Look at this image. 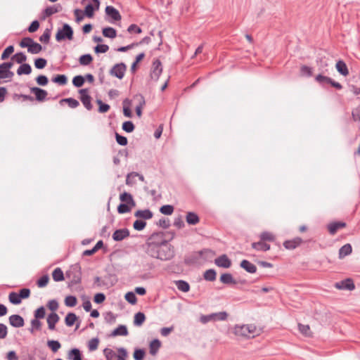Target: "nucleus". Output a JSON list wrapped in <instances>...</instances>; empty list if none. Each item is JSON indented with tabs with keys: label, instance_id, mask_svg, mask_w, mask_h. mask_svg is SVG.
<instances>
[{
	"label": "nucleus",
	"instance_id": "nucleus-1",
	"mask_svg": "<svg viewBox=\"0 0 360 360\" xmlns=\"http://www.w3.org/2000/svg\"><path fill=\"white\" fill-rule=\"evenodd\" d=\"M143 249L149 257L163 262L171 260L175 255L174 246L162 232L153 233L149 236Z\"/></svg>",
	"mask_w": 360,
	"mask_h": 360
},
{
	"label": "nucleus",
	"instance_id": "nucleus-2",
	"mask_svg": "<svg viewBox=\"0 0 360 360\" xmlns=\"http://www.w3.org/2000/svg\"><path fill=\"white\" fill-rule=\"evenodd\" d=\"M118 354H117L112 349L105 348L103 350V354L106 360H126L127 356V349L124 347L117 349Z\"/></svg>",
	"mask_w": 360,
	"mask_h": 360
},
{
	"label": "nucleus",
	"instance_id": "nucleus-3",
	"mask_svg": "<svg viewBox=\"0 0 360 360\" xmlns=\"http://www.w3.org/2000/svg\"><path fill=\"white\" fill-rule=\"evenodd\" d=\"M256 327L253 325H242L236 326L234 328V333L236 335L242 337H253L255 333Z\"/></svg>",
	"mask_w": 360,
	"mask_h": 360
},
{
	"label": "nucleus",
	"instance_id": "nucleus-4",
	"mask_svg": "<svg viewBox=\"0 0 360 360\" xmlns=\"http://www.w3.org/2000/svg\"><path fill=\"white\" fill-rule=\"evenodd\" d=\"M73 38L72 28L68 24L65 23L61 29H59L56 34L57 41L64 39L71 40Z\"/></svg>",
	"mask_w": 360,
	"mask_h": 360
},
{
	"label": "nucleus",
	"instance_id": "nucleus-5",
	"mask_svg": "<svg viewBox=\"0 0 360 360\" xmlns=\"http://www.w3.org/2000/svg\"><path fill=\"white\" fill-rule=\"evenodd\" d=\"M127 70V66L124 63H120L115 64L110 70V74L117 78L121 79L124 77V73Z\"/></svg>",
	"mask_w": 360,
	"mask_h": 360
},
{
	"label": "nucleus",
	"instance_id": "nucleus-6",
	"mask_svg": "<svg viewBox=\"0 0 360 360\" xmlns=\"http://www.w3.org/2000/svg\"><path fill=\"white\" fill-rule=\"evenodd\" d=\"M228 314L226 311L212 313L204 315V323L210 321H225L227 319Z\"/></svg>",
	"mask_w": 360,
	"mask_h": 360
},
{
	"label": "nucleus",
	"instance_id": "nucleus-7",
	"mask_svg": "<svg viewBox=\"0 0 360 360\" xmlns=\"http://www.w3.org/2000/svg\"><path fill=\"white\" fill-rule=\"evenodd\" d=\"M66 276L71 279L72 284H77L81 282V271L80 268L77 266H75L72 270L68 271Z\"/></svg>",
	"mask_w": 360,
	"mask_h": 360
},
{
	"label": "nucleus",
	"instance_id": "nucleus-8",
	"mask_svg": "<svg viewBox=\"0 0 360 360\" xmlns=\"http://www.w3.org/2000/svg\"><path fill=\"white\" fill-rule=\"evenodd\" d=\"M80 94V100L84 105V106L88 110H90L92 109L91 104V98L89 95V90L87 89H82L79 91Z\"/></svg>",
	"mask_w": 360,
	"mask_h": 360
},
{
	"label": "nucleus",
	"instance_id": "nucleus-9",
	"mask_svg": "<svg viewBox=\"0 0 360 360\" xmlns=\"http://www.w3.org/2000/svg\"><path fill=\"white\" fill-rule=\"evenodd\" d=\"M162 72V63L160 60L156 59L153 63L150 77L152 79L157 81Z\"/></svg>",
	"mask_w": 360,
	"mask_h": 360
},
{
	"label": "nucleus",
	"instance_id": "nucleus-10",
	"mask_svg": "<svg viewBox=\"0 0 360 360\" xmlns=\"http://www.w3.org/2000/svg\"><path fill=\"white\" fill-rule=\"evenodd\" d=\"M214 264L219 267L229 269L231 267L232 263L228 256L224 254L214 259Z\"/></svg>",
	"mask_w": 360,
	"mask_h": 360
},
{
	"label": "nucleus",
	"instance_id": "nucleus-11",
	"mask_svg": "<svg viewBox=\"0 0 360 360\" xmlns=\"http://www.w3.org/2000/svg\"><path fill=\"white\" fill-rule=\"evenodd\" d=\"M336 288L340 290H352L355 288L354 283L351 278H347L335 284Z\"/></svg>",
	"mask_w": 360,
	"mask_h": 360
},
{
	"label": "nucleus",
	"instance_id": "nucleus-12",
	"mask_svg": "<svg viewBox=\"0 0 360 360\" xmlns=\"http://www.w3.org/2000/svg\"><path fill=\"white\" fill-rule=\"evenodd\" d=\"M133 100L137 102V105L136 106V113L139 117H141L142 115V108L145 105V98L141 94H136L134 96Z\"/></svg>",
	"mask_w": 360,
	"mask_h": 360
},
{
	"label": "nucleus",
	"instance_id": "nucleus-13",
	"mask_svg": "<svg viewBox=\"0 0 360 360\" xmlns=\"http://www.w3.org/2000/svg\"><path fill=\"white\" fill-rule=\"evenodd\" d=\"M129 236V231L128 229H120L116 230L112 234V239L115 241H122Z\"/></svg>",
	"mask_w": 360,
	"mask_h": 360
},
{
	"label": "nucleus",
	"instance_id": "nucleus-14",
	"mask_svg": "<svg viewBox=\"0 0 360 360\" xmlns=\"http://www.w3.org/2000/svg\"><path fill=\"white\" fill-rule=\"evenodd\" d=\"M105 13L113 21H118L121 20V15L119 11L112 6H107L105 7Z\"/></svg>",
	"mask_w": 360,
	"mask_h": 360
},
{
	"label": "nucleus",
	"instance_id": "nucleus-15",
	"mask_svg": "<svg viewBox=\"0 0 360 360\" xmlns=\"http://www.w3.org/2000/svg\"><path fill=\"white\" fill-rule=\"evenodd\" d=\"M9 323L15 328L22 327L25 324L23 318L18 314H13L8 318Z\"/></svg>",
	"mask_w": 360,
	"mask_h": 360
},
{
	"label": "nucleus",
	"instance_id": "nucleus-16",
	"mask_svg": "<svg viewBox=\"0 0 360 360\" xmlns=\"http://www.w3.org/2000/svg\"><path fill=\"white\" fill-rule=\"evenodd\" d=\"M63 9V7L60 4H57L51 6L47 7L43 13V19L46 18L47 17H49L55 13H57L60 11H61Z\"/></svg>",
	"mask_w": 360,
	"mask_h": 360
},
{
	"label": "nucleus",
	"instance_id": "nucleus-17",
	"mask_svg": "<svg viewBox=\"0 0 360 360\" xmlns=\"http://www.w3.org/2000/svg\"><path fill=\"white\" fill-rule=\"evenodd\" d=\"M59 319L60 317L56 313L52 312L49 314L46 318L49 329L54 330L56 329V324L59 321Z\"/></svg>",
	"mask_w": 360,
	"mask_h": 360
},
{
	"label": "nucleus",
	"instance_id": "nucleus-18",
	"mask_svg": "<svg viewBox=\"0 0 360 360\" xmlns=\"http://www.w3.org/2000/svg\"><path fill=\"white\" fill-rule=\"evenodd\" d=\"M302 243V239L300 237H296L292 240H285L283 243V246L288 250H294L300 246Z\"/></svg>",
	"mask_w": 360,
	"mask_h": 360
},
{
	"label": "nucleus",
	"instance_id": "nucleus-19",
	"mask_svg": "<svg viewBox=\"0 0 360 360\" xmlns=\"http://www.w3.org/2000/svg\"><path fill=\"white\" fill-rule=\"evenodd\" d=\"M30 91L35 95L36 100L38 101H44L47 96V91L39 87H32Z\"/></svg>",
	"mask_w": 360,
	"mask_h": 360
},
{
	"label": "nucleus",
	"instance_id": "nucleus-20",
	"mask_svg": "<svg viewBox=\"0 0 360 360\" xmlns=\"http://www.w3.org/2000/svg\"><path fill=\"white\" fill-rule=\"evenodd\" d=\"M346 226V223L342 221H334L328 225V230L330 235H335L337 231Z\"/></svg>",
	"mask_w": 360,
	"mask_h": 360
},
{
	"label": "nucleus",
	"instance_id": "nucleus-21",
	"mask_svg": "<svg viewBox=\"0 0 360 360\" xmlns=\"http://www.w3.org/2000/svg\"><path fill=\"white\" fill-rule=\"evenodd\" d=\"M134 216L143 219H150L153 217V214L149 209L139 210L134 213Z\"/></svg>",
	"mask_w": 360,
	"mask_h": 360
},
{
	"label": "nucleus",
	"instance_id": "nucleus-22",
	"mask_svg": "<svg viewBox=\"0 0 360 360\" xmlns=\"http://www.w3.org/2000/svg\"><path fill=\"white\" fill-rule=\"evenodd\" d=\"M240 266L248 273L254 274L257 271L256 266L248 260L243 259L241 261Z\"/></svg>",
	"mask_w": 360,
	"mask_h": 360
},
{
	"label": "nucleus",
	"instance_id": "nucleus-23",
	"mask_svg": "<svg viewBox=\"0 0 360 360\" xmlns=\"http://www.w3.org/2000/svg\"><path fill=\"white\" fill-rule=\"evenodd\" d=\"M252 248L258 251L266 252L270 250V245L260 240L259 242L252 243Z\"/></svg>",
	"mask_w": 360,
	"mask_h": 360
},
{
	"label": "nucleus",
	"instance_id": "nucleus-24",
	"mask_svg": "<svg viewBox=\"0 0 360 360\" xmlns=\"http://www.w3.org/2000/svg\"><path fill=\"white\" fill-rule=\"evenodd\" d=\"M220 281L226 285H231V284H236L237 282L233 278V276L230 273H225L221 274L220 276Z\"/></svg>",
	"mask_w": 360,
	"mask_h": 360
},
{
	"label": "nucleus",
	"instance_id": "nucleus-25",
	"mask_svg": "<svg viewBox=\"0 0 360 360\" xmlns=\"http://www.w3.org/2000/svg\"><path fill=\"white\" fill-rule=\"evenodd\" d=\"M335 67L338 72L342 75L347 76L349 75L347 66L343 60H338Z\"/></svg>",
	"mask_w": 360,
	"mask_h": 360
},
{
	"label": "nucleus",
	"instance_id": "nucleus-26",
	"mask_svg": "<svg viewBox=\"0 0 360 360\" xmlns=\"http://www.w3.org/2000/svg\"><path fill=\"white\" fill-rule=\"evenodd\" d=\"M160 346H161V342L159 340L155 339V340H152L149 345L150 354L153 356L156 355Z\"/></svg>",
	"mask_w": 360,
	"mask_h": 360
},
{
	"label": "nucleus",
	"instance_id": "nucleus-27",
	"mask_svg": "<svg viewBox=\"0 0 360 360\" xmlns=\"http://www.w3.org/2000/svg\"><path fill=\"white\" fill-rule=\"evenodd\" d=\"M120 199L122 202L127 203L128 205H130L131 207L135 206V202L133 199V197L129 193L124 192L123 193L120 194Z\"/></svg>",
	"mask_w": 360,
	"mask_h": 360
},
{
	"label": "nucleus",
	"instance_id": "nucleus-28",
	"mask_svg": "<svg viewBox=\"0 0 360 360\" xmlns=\"http://www.w3.org/2000/svg\"><path fill=\"white\" fill-rule=\"evenodd\" d=\"M128 335V330L126 326L120 325L111 333L112 336H127Z\"/></svg>",
	"mask_w": 360,
	"mask_h": 360
},
{
	"label": "nucleus",
	"instance_id": "nucleus-29",
	"mask_svg": "<svg viewBox=\"0 0 360 360\" xmlns=\"http://www.w3.org/2000/svg\"><path fill=\"white\" fill-rule=\"evenodd\" d=\"M131 102L132 101L128 98H126L123 101V114L127 117H132V112L129 108V106L131 105Z\"/></svg>",
	"mask_w": 360,
	"mask_h": 360
},
{
	"label": "nucleus",
	"instance_id": "nucleus-30",
	"mask_svg": "<svg viewBox=\"0 0 360 360\" xmlns=\"http://www.w3.org/2000/svg\"><path fill=\"white\" fill-rule=\"evenodd\" d=\"M32 72V68L28 63H22L17 70V74L18 75H30Z\"/></svg>",
	"mask_w": 360,
	"mask_h": 360
},
{
	"label": "nucleus",
	"instance_id": "nucleus-31",
	"mask_svg": "<svg viewBox=\"0 0 360 360\" xmlns=\"http://www.w3.org/2000/svg\"><path fill=\"white\" fill-rule=\"evenodd\" d=\"M68 356L70 360H82L81 352L77 348L70 349Z\"/></svg>",
	"mask_w": 360,
	"mask_h": 360
},
{
	"label": "nucleus",
	"instance_id": "nucleus-32",
	"mask_svg": "<svg viewBox=\"0 0 360 360\" xmlns=\"http://www.w3.org/2000/svg\"><path fill=\"white\" fill-rule=\"evenodd\" d=\"M146 321V316L143 312H137L134 315V325L135 326H141Z\"/></svg>",
	"mask_w": 360,
	"mask_h": 360
},
{
	"label": "nucleus",
	"instance_id": "nucleus-33",
	"mask_svg": "<svg viewBox=\"0 0 360 360\" xmlns=\"http://www.w3.org/2000/svg\"><path fill=\"white\" fill-rule=\"evenodd\" d=\"M352 251V248L350 244L347 243L344 245L339 250V257L343 258L345 256L349 255Z\"/></svg>",
	"mask_w": 360,
	"mask_h": 360
},
{
	"label": "nucleus",
	"instance_id": "nucleus-34",
	"mask_svg": "<svg viewBox=\"0 0 360 360\" xmlns=\"http://www.w3.org/2000/svg\"><path fill=\"white\" fill-rule=\"evenodd\" d=\"M77 320V315L75 313L70 312L66 315L65 318V323L67 326L71 327L75 324Z\"/></svg>",
	"mask_w": 360,
	"mask_h": 360
},
{
	"label": "nucleus",
	"instance_id": "nucleus-35",
	"mask_svg": "<svg viewBox=\"0 0 360 360\" xmlns=\"http://www.w3.org/2000/svg\"><path fill=\"white\" fill-rule=\"evenodd\" d=\"M47 346L53 353L57 352L61 348L60 342L54 340H48Z\"/></svg>",
	"mask_w": 360,
	"mask_h": 360
},
{
	"label": "nucleus",
	"instance_id": "nucleus-36",
	"mask_svg": "<svg viewBox=\"0 0 360 360\" xmlns=\"http://www.w3.org/2000/svg\"><path fill=\"white\" fill-rule=\"evenodd\" d=\"M42 50V46L39 43L35 42L34 40L31 43V46H29L27 51L32 54H37Z\"/></svg>",
	"mask_w": 360,
	"mask_h": 360
},
{
	"label": "nucleus",
	"instance_id": "nucleus-37",
	"mask_svg": "<svg viewBox=\"0 0 360 360\" xmlns=\"http://www.w3.org/2000/svg\"><path fill=\"white\" fill-rule=\"evenodd\" d=\"M102 32L105 37L110 39H114L117 36L116 30L110 27H104Z\"/></svg>",
	"mask_w": 360,
	"mask_h": 360
},
{
	"label": "nucleus",
	"instance_id": "nucleus-38",
	"mask_svg": "<svg viewBox=\"0 0 360 360\" xmlns=\"http://www.w3.org/2000/svg\"><path fill=\"white\" fill-rule=\"evenodd\" d=\"M13 72L7 70V69L4 65V63L0 64V79H5V78H11L13 76Z\"/></svg>",
	"mask_w": 360,
	"mask_h": 360
},
{
	"label": "nucleus",
	"instance_id": "nucleus-39",
	"mask_svg": "<svg viewBox=\"0 0 360 360\" xmlns=\"http://www.w3.org/2000/svg\"><path fill=\"white\" fill-rule=\"evenodd\" d=\"M186 222L191 225H195L199 221L198 216L194 212H188L186 214Z\"/></svg>",
	"mask_w": 360,
	"mask_h": 360
},
{
	"label": "nucleus",
	"instance_id": "nucleus-40",
	"mask_svg": "<svg viewBox=\"0 0 360 360\" xmlns=\"http://www.w3.org/2000/svg\"><path fill=\"white\" fill-rule=\"evenodd\" d=\"M53 279L56 281H62L64 280V274L60 268H56L52 273Z\"/></svg>",
	"mask_w": 360,
	"mask_h": 360
},
{
	"label": "nucleus",
	"instance_id": "nucleus-41",
	"mask_svg": "<svg viewBox=\"0 0 360 360\" xmlns=\"http://www.w3.org/2000/svg\"><path fill=\"white\" fill-rule=\"evenodd\" d=\"M92 60L93 57L89 53L81 56L79 59V62L82 65H88L92 62Z\"/></svg>",
	"mask_w": 360,
	"mask_h": 360
},
{
	"label": "nucleus",
	"instance_id": "nucleus-42",
	"mask_svg": "<svg viewBox=\"0 0 360 360\" xmlns=\"http://www.w3.org/2000/svg\"><path fill=\"white\" fill-rule=\"evenodd\" d=\"M217 273L214 269H208L204 273V279L209 281H214L216 280Z\"/></svg>",
	"mask_w": 360,
	"mask_h": 360
},
{
	"label": "nucleus",
	"instance_id": "nucleus-43",
	"mask_svg": "<svg viewBox=\"0 0 360 360\" xmlns=\"http://www.w3.org/2000/svg\"><path fill=\"white\" fill-rule=\"evenodd\" d=\"M60 103H68L69 107L71 108H75L78 107L79 105V101L72 98H63V99L60 100Z\"/></svg>",
	"mask_w": 360,
	"mask_h": 360
},
{
	"label": "nucleus",
	"instance_id": "nucleus-44",
	"mask_svg": "<svg viewBox=\"0 0 360 360\" xmlns=\"http://www.w3.org/2000/svg\"><path fill=\"white\" fill-rule=\"evenodd\" d=\"M298 329L300 332L305 335L306 337H311V332L310 330V327L309 325H304L302 323L298 324Z\"/></svg>",
	"mask_w": 360,
	"mask_h": 360
},
{
	"label": "nucleus",
	"instance_id": "nucleus-45",
	"mask_svg": "<svg viewBox=\"0 0 360 360\" xmlns=\"http://www.w3.org/2000/svg\"><path fill=\"white\" fill-rule=\"evenodd\" d=\"M176 285L179 290L184 292H188L190 288L189 284L186 281L182 280L176 281Z\"/></svg>",
	"mask_w": 360,
	"mask_h": 360
},
{
	"label": "nucleus",
	"instance_id": "nucleus-46",
	"mask_svg": "<svg viewBox=\"0 0 360 360\" xmlns=\"http://www.w3.org/2000/svg\"><path fill=\"white\" fill-rule=\"evenodd\" d=\"M12 59L15 60L17 63L22 64L25 63V62L27 60V56L24 53L20 52L15 53L12 57Z\"/></svg>",
	"mask_w": 360,
	"mask_h": 360
},
{
	"label": "nucleus",
	"instance_id": "nucleus-47",
	"mask_svg": "<svg viewBox=\"0 0 360 360\" xmlns=\"http://www.w3.org/2000/svg\"><path fill=\"white\" fill-rule=\"evenodd\" d=\"M99 344V339L98 338H94L91 339L88 342V349L90 352H93L97 349Z\"/></svg>",
	"mask_w": 360,
	"mask_h": 360
},
{
	"label": "nucleus",
	"instance_id": "nucleus-48",
	"mask_svg": "<svg viewBox=\"0 0 360 360\" xmlns=\"http://www.w3.org/2000/svg\"><path fill=\"white\" fill-rule=\"evenodd\" d=\"M68 78L65 75H58L52 79V82L59 85L66 84Z\"/></svg>",
	"mask_w": 360,
	"mask_h": 360
},
{
	"label": "nucleus",
	"instance_id": "nucleus-49",
	"mask_svg": "<svg viewBox=\"0 0 360 360\" xmlns=\"http://www.w3.org/2000/svg\"><path fill=\"white\" fill-rule=\"evenodd\" d=\"M8 300L10 302L13 304H19L21 302V298L19 294L12 292L8 295Z\"/></svg>",
	"mask_w": 360,
	"mask_h": 360
},
{
	"label": "nucleus",
	"instance_id": "nucleus-50",
	"mask_svg": "<svg viewBox=\"0 0 360 360\" xmlns=\"http://www.w3.org/2000/svg\"><path fill=\"white\" fill-rule=\"evenodd\" d=\"M77 300L75 296L68 295L65 299V304L69 307H73L77 304Z\"/></svg>",
	"mask_w": 360,
	"mask_h": 360
},
{
	"label": "nucleus",
	"instance_id": "nucleus-51",
	"mask_svg": "<svg viewBox=\"0 0 360 360\" xmlns=\"http://www.w3.org/2000/svg\"><path fill=\"white\" fill-rule=\"evenodd\" d=\"M160 212L165 215H171L174 212V207L171 205H165L160 207Z\"/></svg>",
	"mask_w": 360,
	"mask_h": 360
},
{
	"label": "nucleus",
	"instance_id": "nucleus-52",
	"mask_svg": "<svg viewBox=\"0 0 360 360\" xmlns=\"http://www.w3.org/2000/svg\"><path fill=\"white\" fill-rule=\"evenodd\" d=\"M31 326L32 328L30 329V331L31 333H33L34 330H39L41 329V323L38 319L34 318L31 321Z\"/></svg>",
	"mask_w": 360,
	"mask_h": 360
},
{
	"label": "nucleus",
	"instance_id": "nucleus-53",
	"mask_svg": "<svg viewBox=\"0 0 360 360\" xmlns=\"http://www.w3.org/2000/svg\"><path fill=\"white\" fill-rule=\"evenodd\" d=\"M275 239L274 236L268 231H264L261 233L260 235V240L265 242V241H274Z\"/></svg>",
	"mask_w": 360,
	"mask_h": 360
},
{
	"label": "nucleus",
	"instance_id": "nucleus-54",
	"mask_svg": "<svg viewBox=\"0 0 360 360\" xmlns=\"http://www.w3.org/2000/svg\"><path fill=\"white\" fill-rule=\"evenodd\" d=\"M84 77L82 75H77L72 79V84L76 87H81L84 84Z\"/></svg>",
	"mask_w": 360,
	"mask_h": 360
},
{
	"label": "nucleus",
	"instance_id": "nucleus-55",
	"mask_svg": "<svg viewBox=\"0 0 360 360\" xmlns=\"http://www.w3.org/2000/svg\"><path fill=\"white\" fill-rule=\"evenodd\" d=\"M315 80L320 84L323 85L326 83L329 84L331 82V78L319 74L315 77Z\"/></svg>",
	"mask_w": 360,
	"mask_h": 360
},
{
	"label": "nucleus",
	"instance_id": "nucleus-56",
	"mask_svg": "<svg viewBox=\"0 0 360 360\" xmlns=\"http://www.w3.org/2000/svg\"><path fill=\"white\" fill-rule=\"evenodd\" d=\"M146 221L141 219H137L133 224V227L136 231H142L146 227Z\"/></svg>",
	"mask_w": 360,
	"mask_h": 360
},
{
	"label": "nucleus",
	"instance_id": "nucleus-57",
	"mask_svg": "<svg viewBox=\"0 0 360 360\" xmlns=\"http://www.w3.org/2000/svg\"><path fill=\"white\" fill-rule=\"evenodd\" d=\"M96 103L98 104V112L101 113H105L110 110V105L108 104L104 103L101 100L98 99Z\"/></svg>",
	"mask_w": 360,
	"mask_h": 360
},
{
	"label": "nucleus",
	"instance_id": "nucleus-58",
	"mask_svg": "<svg viewBox=\"0 0 360 360\" xmlns=\"http://www.w3.org/2000/svg\"><path fill=\"white\" fill-rule=\"evenodd\" d=\"M122 129L127 133H131L134 130V125L132 122L126 121L122 124Z\"/></svg>",
	"mask_w": 360,
	"mask_h": 360
},
{
	"label": "nucleus",
	"instance_id": "nucleus-59",
	"mask_svg": "<svg viewBox=\"0 0 360 360\" xmlns=\"http://www.w3.org/2000/svg\"><path fill=\"white\" fill-rule=\"evenodd\" d=\"M131 206L130 205H128L127 203H121L117 207V212L120 214H124L129 212L131 211Z\"/></svg>",
	"mask_w": 360,
	"mask_h": 360
},
{
	"label": "nucleus",
	"instance_id": "nucleus-60",
	"mask_svg": "<svg viewBox=\"0 0 360 360\" xmlns=\"http://www.w3.org/2000/svg\"><path fill=\"white\" fill-rule=\"evenodd\" d=\"M46 60L42 58H37L34 60V66L37 69H43L46 67Z\"/></svg>",
	"mask_w": 360,
	"mask_h": 360
},
{
	"label": "nucleus",
	"instance_id": "nucleus-61",
	"mask_svg": "<svg viewBox=\"0 0 360 360\" xmlns=\"http://www.w3.org/2000/svg\"><path fill=\"white\" fill-rule=\"evenodd\" d=\"M51 31L49 29H46L43 34L39 37V41L42 43L48 44L50 40Z\"/></svg>",
	"mask_w": 360,
	"mask_h": 360
},
{
	"label": "nucleus",
	"instance_id": "nucleus-62",
	"mask_svg": "<svg viewBox=\"0 0 360 360\" xmlns=\"http://www.w3.org/2000/svg\"><path fill=\"white\" fill-rule=\"evenodd\" d=\"M14 51V47L13 46L11 45L8 46L7 48L5 49L4 52L2 53L1 56V60H6L9 57V56Z\"/></svg>",
	"mask_w": 360,
	"mask_h": 360
},
{
	"label": "nucleus",
	"instance_id": "nucleus-63",
	"mask_svg": "<svg viewBox=\"0 0 360 360\" xmlns=\"http://www.w3.org/2000/svg\"><path fill=\"white\" fill-rule=\"evenodd\" d=\"M49 281V277L47 274L42 276L37 281V285L39 288H44L47 285Z\"/></svg>",
	"mask_w": 360,
	"mask_h": 360
},
{
	"label": "nucleus",
	"instance_id": "nucleus-64",
	"mask_svg": "<svg viewBox=\"0 0 360 360\" xmlns=\"http://www.w3.org/2000/svg\"><path fill=\"white\" fill-rule=\"evenodd\" d=\"M145 355V351L142 349H136L134 352V359L135 360H143Z\"/></svg>",
	"mask_w": 360,
	"mask_h": 360
}]
</instances>
